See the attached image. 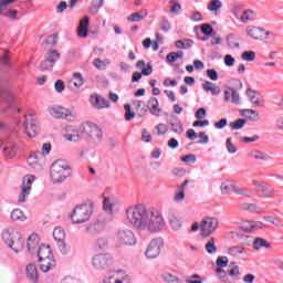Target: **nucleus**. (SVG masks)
Wrapping results in <instances>:
<instances>
[{"mask_svg": "<svg viewBox=\"0 0 283 283\" xmlns=\"http://www.w3.org/2000/svg\"><path fill=\"white\" fill-rule=\"evenodd\" d=\"M83 138H87L93 145H101L103 143V129L92 122H85L76 129H73L72 134L73 143H78Z\"/></svg>", "mask_w": 283, "mask_h": 283, "instance_id": "nucleus-1", "label": "nucleus"}, {"mask_svg": "<svg viewBox=\"0 0 283 283\" xmlns=\"http://www.w3.org/2000/svg\"><path fill=\"white\" fill-rule=\"evenodd\" d=\"M72 176V166L63 159H57L50 167V180L53 185H61Z\"/></svg>", "mask_w": 283, "mask_h": 283, "instance_id": "nucleus-2", "label": "nucleus"}, {"mask_svg": "<svg viewBox=\"0 0 283 283\" xmlns=\"http://www.w3.org/2000/svg\"><path fill=\"white\" fill-rule=\"evenodd\" d=\"M149 210L143 205L130 206L126 209V218L135 229L143 231Z\"/></svg>", "mask_w": 283, "mask_h": 283, "instance_id": "nucleus-3", "label": "nucleus"}, {"mask_svg": "<svg viewBox=\"0 0 283 283\" xmlns=\"http://www.w3.org/2000/svg\"><path fill=\"white\" fill-rule=\"evenodd\" d=\"M1 235L4 244L14 251V253H21V251H23L25 241L21 238V233H19L17 229L12 227L6 228Z\"/></svg>", "mask_w": 283, "mask_h": 283, "instance_id": "nucleus-4", "label": "nucleus"}, {"mask_svg": "<svg viewBox=\"0 0 283 283\" xmlns=\"http://www.w3.org/2000/svg\"><path fill=\"white\" fill-rule=\"evenodd\" d=\"M94 213V201L87 200L84 203L77 205L72 211V222L73 224H83L88 222Z\"/></svg>", "mask_w": 283, "mask_h": 283, "instance_id": "nucleus-5", "label": "nucleus"}, {"mask_svg": "<svg viewBox=\"0 0 283 283\" xmlns=\"http://www.w3.org/2000/svg\"><path fill=\"white\" fill-rule=\"evenodd\" d=\"M165 229V219L158 210H148V216L142 231H149V233H158Z\"/></svg>", "mask_w": 283, "mask_h": 283, "instance_id": "nucleus-6", "label": "nucleus"}, {"mask_svg": "<svg viewBox=\"0 0 283 283\" xmlns=\"http://www.w3.org/2000/svg\"><path fill=\"white\" fill-rule=\"evenodd\" d=\"M220 227V220L214 217H206L200 222V231L202 238H209V235H213L218 228Z\"/></svg>", "mask_w": 283, "mask_h": 283, "instance_id": "nucleus-7", "label": "nucleus"}, {"mask_svg": "<svg viewBox=\"0 0 283 283\" xmlns=\"http://www.w3.org/2000/svg\"><path fill=\"white\" fill-rule=\"evenodd\" d=\"M59 59H61L59 51L49 50L44 55V60L40 63L41 72H52Z\"/></svg>", "mask_w": 283, "mask_h": 283, "instance_id": "nucleus-8", "label": "nucleus"}, {"mask_svg": "<svg viewBox=\"0 0 283 283\" xmlns=\"http://www.w3.org/2000/svg\"><path fill=\"white\" fill-rule=\"evenodd\" d=\"M0 149L2 151V156L8 160H12V158L19 154V145L15 144L12 138L4 139L0 145Z\"/></svg>", "mask_w": 283, "mask_h": 283, "instance_id": "nucleus-9", "label": "nucleus"}, {"mask_svg": "<svg viewBox=\"0 0 283 283\" xmlns=\"http://www.w3.org/2000/svg\"><path fill=\"white\" fill-rule=\"evenodd\" d=\"M113 262H114V259L112 258V255L107 253L96 254L92 259L93 266L94 269H96V271H105V269H109Z\"/></svg>", "mask_w": 283, "mask_h": 283, "instance_id": "nucleus-10", "label": "nucleus"}, {"mask_svg": "<svg viewBox=\"0 0 283 283\" xmlns=\"http://www.w3.org/2000/svg\"><path fill=\"white\" fill-rule=\"evenodd\" d=\"M24 132L29 138H34L39 134V126L36 125V115L29 113L24 116Z\"/></svg>", "mask_w": 283, "mask_h": 283, "instance_id": "nucleus-11", "label": "nucleus"}, {"mask_svg": "<svg viewBox=\"0 0 283 283\" xmlns=\"http://www.w3.org/2000/svg\"><path fill=\"white\" fill-rule=\"evenodd\" d=\"M53 240L57 242V247L62 255H66V253H70V248H67V245L65 244V230H63V228L56 227L53 230Z\"/></svg>", "mask_w": 283, "mask_h": 283, "instance_id": "nucleus-12", "label": "nucleus"}, {"mask_svg": "<svg viewBox=\"0 0 283 283\" xmlns=\"http://www.w3.org/2000/svg\"><path fill=\"white\" fill-rule=\"evenodd\" d=\"M164 247L163 239H153L145 252L146 258L154 260L160 255V251Z\"/></svg>", "mask_w": 283, "mask_h": 283, "instance_id": "nucleus-13", "label": "nucleus"}, {"mask_svg": "<svg viewBox=\"0 0 283 283\" xmlns=\"http://www.w3.org/2000/svg\"><path fill=\"white\" fill-rule=\"evenodd\" d=\"M101 283H132V277L123 271H117L105 276Z\"/></svg>", "mask_w": 283, "mask_h": 283, "instance_id": "nucleus-14", "label": "nucleus"}, {"mask_svg": "<svg viewBox=\"0 0 283 283\" xmlns=\"http://www.w3.org/2000/svg\"><path fill=\"white\" fill-rule=\"evenodd\" d=\"M117 240L119 244H124L125 247H134V244H136L134 232L129 229H120L117 232Z\"/></svg>", "mask_w": 283, "mask_h": 283, "instance_id": "nucleus-15", "label": "nucleus"}, {"mask_svg": "<svg viewBox=\"0 0 283 283\" xmlns=\"http://www.w3.org/2000/svg\"><path fill=\"white\" fill-rule=\"evenodd\" d=\"M106 224L107 219L99 217L86 227V233H88V235H98V233L105 230Z\"/></svg>", "mask_w": 283, "mask_h": 283, "instance_id": "nucleus-16", "label": "nucleus"}, {"mask_svg": "<svg viewBox=\"0 0 283 283\" xmlns=\"http://www.w3.org/2000/svg\"><path fill=\"white\" fill-rule=\"evenodd\" d=\"M32 182H34V176H25L22 181V191L18 198V202H25L27 196H30V191H32Z\"/></svg>", "mask_w": 283, "mask_h": 283, "instance_id": "nucleus-17", "label": "nucleus"}, {"mask_svg": "<svg viewBox=\"0 0 283 283\" xmlns=\"http://www.w3.org/2000/svg\"><path fill=\"white\" fill-rule=\"evenodd\" d=\"M245 32L250 39H254V41H262V36H269L271 32L266 31L264 32V28L261 27H248L245 29Z\"/></svg>", "mask_w": 283, "mask_h": 283, "instance_id": "nucleus-18", "label": "nucleus"}, {"mask_svg": "<svg viewBox=\"0 0 283 283\" xmlns=\"http://www.w3.org/2000/svg\"><path fill=\"white\" fill-rule=\"evenodd\" d=\"M253 187H255L258 193H262L264 198H271L273 196V188L268 182L254 180Z\"/></svg>", "mask_w": 283, "mask_h": 283, "instance_id": "nucleus-19", "label": "nucleus"}, {"mask_svg": "<svg viewBox=\"0 0 283 283\" xmlns=\"http://www.w3.org/2000/svg\"><path fill=\"white\" fill-rule=\"evenodd\" d=\"M50 114L53 118H63L64 120H70L72 118V112L61 106L52 107Z\"/></svg>", "mask_w": 283, "mask_h": 283, "instance_id": "nucleus-20", "label": "nucleus"}, {"mask_svg": "<svg viewBox=\"0 0 283 283\" xmlns=\"http://www.w3.org/2000/svg\"><path fill=\"white\" fill-rule=\"evenodd\" d=\"M90 101L95 109H105V107H109V102L98 94L91 95Z\"/></svg>", "mask_w": 283, "mask_h": 283, "instance_id": "nucleus-21", "label": "nucleus"}, {"mask_svg": "<svg viewBox=\"0 0 283 283\" xmlns=\"http://www.w3.org/2000/svg\"><path fill=\"white\" fill-rule=\"evenodd\" d=\"M160 103L158 102V98L150 97L148 101V109L153 116L159 117L163 113V108H159Z\"/></svg>", "mask_w": 283, "mask_h": 283, "instance_id": "nucleus-22", "label": "nucleus"}, {"mask_svg": "<svg viewBox=\"0 0 283 283\" xmlns=\"http://www.w3.org/2000/svg\"><path fill=\"white\" fill-rule=\"evenodd\" d=\"M36 253L39 262H43V260H46L49 258H54V254H52V250H50V245L42 244L38 248Z\"/></svg>", "mask_w": 283, "mask_h": 283, "instance_id": "nucleus-23", "label": "nucleus"}, {"mask_svg": "<svg viewBox=\"0 0 283 283\" xmlns=\"http://www.w3.org/2000/svg\"><path fill=\"white\" fill-rule=\"evenodd\" d=\"M39 235L31 234L27 241V249L29 253H36L39 251Z\"/></svg>", "mask_w": 283, "mask_h": 283, "instance_id": "nucleus-24", "label": "nucleus"}, {"mask_svg": "<svg viewBox=\"0 0 283 283\" xmlns=\"http://www.w3.org/2000/svg\"><path fill=\"white\" fill-rule=\"evenodd\" d=\"M88 28H90V17H84L80 21V25L77 28V35L81 36L82 39H85V36H87Z\"/></svg>", "mask_w": 283, "mask_h": 283, "instance_id": "nucleus-25", "label": "nucleus"}, {"mask_svg": "<svg viewBox=\"0 0 283 283\" xmlns=\"http://www.w3.org/2000/svg\"><path fill=\"white\" fill-rule=\"evenodd\" d=\"M40 270L43 273H48V271H52L56 266V261L54 260V256H51L49 259H43V261H40Z\"/></svg>", "mask_w": 283, "mask_h": 283, "instance_id": "nucleus-26", "label": "nucleus"}, {"mask_svg": "<svg viewBox=\"0 0 283 283\" xmlns=\"http://www.w3.org/2000/svg\"><path fill=\"white\" fill-rule=\"evenodd\" d=\"M0 96L10 106L14 105V94L10 88H0Z\"/></svg>", "mask_w": 283, "mask_h": 283, "instance_id": "nucleus-27", "label": "nucleus"}, {"mask_svg": "<svg viewBox=\"0 0 283 283\" xmlns=\"http://www.w3.org/2000/svg\"><path fill=\"white\" fill-rule=\"evenodd\" d=\"M27 277H29L33 283L39 282V272L36 271L35 264L27 265Z\"/></svg>", "mask_w": 283, "mask_h": 283, "instance_id": "nucleus-28", "label": "nucleus"}, {"mask_svg": "<svg viewBox=\"0 0 283 283\" xmlns=\"http://www.w3.org/2000/svg\"><path fill=\"white\" fill-rule=\"evenodd\" d=\"M144 19H147V10H142L139 12H134L132 13L128 18L127 21L129 23H135V22H140Z\"/></svg>", "mask_w": 283, "mask_h": 283, "instance_id": "nucleus-29", "label": "nucleus"}, {"mask_svg": "<svg viewBox=\"0 0 283 283\" xmlns=\"http://www.w3.org/2000/svg\"><path fill=\"white\" fill-rule=\"evenodd\" d=\"M41 160H43V154L42 153H34L33 155H31L28 159V164L33 167L34 169H36V167H39V165H41Z\"/></svg>", "mask_w": 283, "mask_h": 283, "instance_id": "nucleus-30", "label": "nucleus"}, {"mask_svg": "<svg viewBox=\"0 0 283 283\" xmlns=\"http://www.w3.org/2000/svg\"><path fill=\"white\" fill-rule=\"evenodd\" d=\"M250 156L254 159V160H263L264 163L271 160V156L264 151L254 149L250 151Z\"/></svg>", "mask_w": 283, "mask_h": 283, "instance_id": "nucleus-31", "label": "nucleus"}, {"mask_svg": "<svg viewBox=\"0 0 283 283\" xmlns=\"http://www.w3.org/2000/svg\"><path fill=\"white\" fill-rule=\"evenodd\" d=\"M247 96L249 97V101L250 103H252V105H256V107H262V103L260 102L258 92L253 91V88L247 90Z\"/></svg>", "mask_w": 283, "mask_h": 283, "instance_id": "nucleus-32", "label": "nucleus"}, {"mask_svg": "<svg viewBox=\"0 0 283 283\" xmlns=\"http://www.w3.org/2000/svg\"><path fill=\"white\" fill-rule=\"evenodd\" d=\"M249 114L251 115L249 116ZM241 116H249L248 117L249 120H252L253 123H259V120L261 119L260 113H258V111L249 109V108L242 109Z\"/></svg>", "mask_w": 283, "mask_h": 283, "instance_id": "nucleus-33", "label": "nucleus"}, {"mask_svg": "<svg viewBox=\"0 0 283 283\" xmlns=\"http://www.w3.org/2000/svg\"><path fill=\"white\" fill-rule=\"evenodd\" d=\"M241 211H250L251 213H262L255 203L243 202L240 206Z\"/></svg>", "mask_w": 283, "mask_h": 283, "instance_id": "nucleus-34", "label": "nucleus"}, {"mask_svg": "<svg viewBox=\"0 0 283 283\" xmlns=\"http://www.w3.org/2000/svg\"><path fill=\"white\" fill-rule=\"evenodd\" d=\"M252 244H253V249L255 251H260L262 249V247L264 249H271V243H269V241H266L262 238H255Z\"/></svg>", "mask_w": 283, "mask_h": 283, "instance_id": "nucleus-35", "label": "nucleus"}, {"mask_svg": "<svg viewBox=\"0 0 283 283\" xmlns=\"http://www.w3.org/2000/svg\"><path fill=\"white\" fill-rule=\"evenodd\" d=\"M169 223L174 231H180V229H182V222H180V219L174 213L169 214Z\"/></svg>", "mask_w": 283, "mask_h": 283, "instance_id": "nucleus-36", "label": "nucleus"}, {"mask_svg": "<svg viewBox=\"0 0 283 283\" xmlns=\"http://www.w3.org/2000/svg\"><path fill=\"white\" fill-rule=\"evenodd\" d=\"M11 220H13V222H17V221L25 222V220H28V217L23 214V211H21V209H14L11 212Z\"/></svg>", "mask_w": 283, "mask_h": 283, "instance_id": "nucleus-37", "label": "nucleus"}, {"mask_svg": "<svg viewBox=\"0 0 283 283\" xmlns=\"http://www.w3.org/2000/svg\"><path fill=\"white\" fill-rule=\"evenodd\" d=\"M182 56H185V53L182 51L170 52L167 54L166 61L167 63H176V61H178V59H182Z\"/></svg>", "mask_w": 283, "mask_h": 283, "instance_id": "nucleus-38", "label": "nucleus"}, {"mask_svg": "<svg viewBox=\"0 0 283 283\" xmlns=\"http://www.w3.org/2000/svg\"><path fill=\"white\" fill-rule=\"evenodd\" d=\"M109 63H112L109 59H106V60L95 59L93 62V65L94 67H96V70H107V65H109Z\"/></svg>", "mask_w": 283, "mask_h": 283, "instance_id": "nucleus-39", "label": "nucleus"}, {"mask_svg": "<svg viewBox=\"0 0 283 283\" xmlns=\"http://www.w3.org/2000/svg\"><path fill=\"white\" fill-rule=\"evenodd\" d=\"M205 249H206L207 253H210V254L218 253V248L216 247V239L210 238L208 240V242L206 243Z\"/></svg>", "mask_w": 283, "mask_h": 283, "instance_id": "nucleus-40", "label": "nucleus"}, {"mask_svg": "<svg viewBox=\"0 0 283 283\" xmlns=\"http://www.w3.org/2000/svg\"><path fill=\"white\" fill-rule=\"evenodd\" d=\"M169 125L174 134L180 135L185 132V128L182 127V123H180V120L170 122Z\"/></svg>", "mask_w": 283, "mask_h": 283, "instance_id": "nucleus-41", "label": "nucleus"}, {"mask_svg": "<svg viewBox=\"0 0 283 283\" xmlns=\"http://www.w3.org/2000/svg\"><path fill=\"white\" fill-rule=\"evenodd\" d=\"M226 41L228 43V48H231L232 50L235 48H240V42L238 41V38L233 34H229Z\"/></svg>", "mask_w": 283, "mask_h": 283, "instance_id": "nucleus-42", "label": "nucleus"}, {"mask_svg": "<svg viewBox=\"0 0 283 283\" xmlns=\"http://www.w3.org/2000/svg\"><path fill=\"white\" fill-rule=\"evenodd\" d=\"M228 253L232 255L233 258H238V255H242L247 253V249L242 247H232L228 250Z\"/></svg>", "mask_w": 283, "mask_h": 283, "instance_id": "nucleus-43", "label": "nucleus"}, {"mask_svg": "<svg viewBox=\"0 0 283 283\" xmlns=\"http://www.w3.org/2000/svg\"><path fill=\"white\" fill-rule=\"evenodd\" d=\"M164 282H168V283H179L180 280L178 279V276L169 273V272H165L163 275H161Z\"/></svg>", "mask_w": 283, "mask_h": 283, "instance_id": "nucleus-44", "label": "nucleus"}, {"mask_svg": "<svg viewBox=\"0 0 283 283\" xmlns=\"http://www.w3.org/2000/svg\"><path fill=\"white\" fill-rule=\"evenodd\" d=\"M103 3H105V0H93L91 10H90L91 14H96L99 8H103Z\"/></svg>", "mask_w": 283, "mask_h": 283, "instance_id": "nucleus-45", "label": "nucleus"}, {"mask_svg": "<svg viewBox=\"0 0 283 283\" xmlns=\"http://www.w3.org/2000/svg\"><path fill=\"white\" fill-rule=\"evenodd\" d=\"M245 123H247V119L239 118L234 122H231L230 127H231V129H234V130L242 129V127H244Z\"/></svg>", "mask_w": 283, "mask_h": 283, "instance_id": "nucleus-46", "label": "nucleus"}, {"mask_svg": "<svg viewBox=\"0 0 283 283\" xmlns=\"http://www.w3.org/2000/svg\"><path fill=\"white\" fill-rule=\"evenodd\" d=\"M221 8H222V2L220 0H212L208 4V10H210V12H217V10H220Z\"/></svg>", "mask_w": 283, "mask_h": 283, "instance_id": "nucleus-47", "label": "nucleus"}, {"mask_svg": "<svg viewBox=\"0 0 283 283\" xmlns=\"http://www.w3.org/2000/svg\"><path fill=\"white\" fill-rule=\"evenodd\" d=\"M125 109V120H132L133 118L136 117V113L132 112V106L129 104L124 105Z\"/></svg>", "mask_w": 283, "mask_h": 283, "instance_id": "nucleus-48", "label": "nucleus"}, {"mask_svg": "<svg viewBox=\"0 0 283 283\" xmlns=\"http://www.w3.org/2000/svg\"><path fill=\"white\" fill-rule=\"evenodd\" d=\"M241 59L243 61H249V62L255 61V53L253 51H245L241 54Z\"/></svg>", "mask_w": 283, "mask_h": 283, "instance_id": "nucleus-49", "label": "nucleus"}, {"mask_svg": "<svg viewBox=\"0 0 283 283\" xmlns=\"http://www.w3.org/2000/svg\"><path fill=\"white\" fill-rule=\"evenodd\" d=\"M1 17H7L8 19H17V14H19V11L17 10H4L0 11Z\"/></svg>", "mask_w": 283, "mask_h": 283, "instance_id": "nucleus-50", "label": "nucleus"}, {"mask_svg": "<svg viewBox=\"0 0 283 283\" xmlns=\"http://www.w3.org/2000/svg\"><path fill=\"white\" fill-rule=\"evenodd\" d=\"M57 41H59V38L56 36V34H52L45 39L44 43L46 45H50L51 48H54V45H56Z\"/></svg>", "mask_w": 283, "mask_h": 283, "instance_id": "nucleus-51", "label": "nucleus"}, {"mask_svg": "<svg viewBox=\"0 0 283 283\" xmlns=\"http://www.w3.org/2000/svg\"><path fill=\"white\" fill-rule=\"evenodd\" d=\"M54 90L57 94H63L64 90H65V83L62 80H57L54 83Z\"/></svg>", "mask_w": 283, "mask_h": 283, "instance_id": "nucleus-52", "label": "nucleus"}, {"mask_svg": "<svg viewBox=\"0 0 283 283\" xmlns=\"http://www.w3.org/2000/svg\"><path fill=\"white\" fill-rule=\"evenodd\" d=\"M251 14H255V12H253L252 10L243 11L241 15L242 23H247V21H253V18L251 17Z\"/></svg>", "mask_w": 283, "mask_h": 283, "instance_id": "nucleus-53", "label": "nucleus"}, {"mask_svg": "<svg viewBox=\"0 0 283 283\" xmlns=\"http://www.w3.org/2000/svg\"><path fill=\"white\" fill-rule=\"evenodd\" d=\"M0 63L3 67H10L11 61H10V54L6 52L1 57H0Z\"/></svg>", "mask_w": 283, "mask_h": 283, "instance_id": "nucleus-54", "label": "nucleus"}, {"mask_svg": "<svg viewBox=\"0 0 283 283\" xmlns=\"http://www.w3.org/2000/svg\"><path fill=\"white\" fill-rule=\"evenodd\" d=\"M231 140H232L231 137H229V138L226 140V147H227V149H228V151H229L230 154H237L238 148L235 147V145H233V143H232Z\"/></svg>", "mask_w": 283, "mask_h": 283, "instance_id": "nucleus-55", "label": "nucleus"}, {"mask_svg": "<svg viewBox=\"0 0 283 283\" xmlns=\"http://www.w3.org/2000/svg\"><path fill=\"white\" fill-rule=\"evenodd\" d=\"M159 28L163 32H169L171 30V23H169V20L164 19L160 21Z\"/></svg>", "mask_w": 283, "mask_h": 283, "instance_id": "nucleus-56", "label": "nucleus"}, {"mask_svg": "<svg viewBox=\"0 0 283 283\" xmlns=\"http://www.w3.org/2000/svg\"><path fill=\"white\" fill-rule=\"evenodd\" d=\"M201 32L202 34H206V36H211L213 34V27L211 24H202L201 25Z\"/></svg>", "mask_w": 283, "mask_h": 283, "instance_id": "nucleus-57", "label": "nucleus"}, {"mask_svg": "<svg viewBox=\"0 0 283 283\" xmlns=\"http://www.w3.org/2000/svg\"><path fill=\"white\" fill-rule=\"evenodd\" d=\"M67 10V2L61 1L56 7H55V12L56 14H63Z\"/></svg>", "mask_w": 283, "mask_h": 283, "instance_id": "nucleus-58", "label": "nucleus"}, {"mask_svg": "<svg viewBox=\"0 0 283 283\" xmlns=\"http://www.w3.org/2000/svg\"><path fill=\"white\" fill-rule=\"evenodd\" d=\"M229 264V259L227 256H219L217 259V266H219V269H224L226 266H228Z\"/></svg>", "mask_w": 283, "mask_h": 283, "instance_id": "nucleus-59", "label": "nucleus"}, {"mask_svg": "<svg viewBox=\"0 0 283 283\" xmlns=\"http://www.w3.org/2000/svg\"><path fill=\"white\" fill-rule=\"evenodd\" d=\"M72 126H65L62 130V136L65 138V140L72 142Z\"/></svg>", "mask_w": 283, "mask_h": 283, "instance_id": "nucleus-60", "label": "nucleus"}, {"mask_svg": "<svg viewBox=\"0 0 283 283\" xmlns=\"http://www.w3.org/2000/svg\"><path fill=\"white\" fill-rule=\"evenodd\" d=\"M103 209L104 211H109V213H112L114 205L112 203V200L109 198H104Z\"/></svg>", "mask_w": 283, "mask_h": 283, "instance_id": "nucleus-61", "label": "nucleus"}, {"mask_svg": "<svg viewBox=\"0 0 283 283\" xmlns=\"http://www.w3.org/2000/svg\"><path fill=\"white\" fill-rule=\"evenodd\" d=\"M205 280L198 274H192L186 280V283H202Z\"/></svg>", "mask_w": 283, "mask_h": 283, "instance_id": "nucleus-62", "label": "nucleus"}, {"mask_svg": "<svg viewBox=\"0 0 283 283\" xmlns=\"http://www.w3.org/2000/svg\"><path fill=\"white\" fill-rule=\"evenodd\" d=\"M107 245H108V241L105 237H101L97 239L96 247H98V249L101 250L107 249Z\"/></svg>", "mask_w": 283, "mask_h": 283, "instance_id": "nucleus-63", "label": "nucleus"}, {"mask_svg": "<svg viewBox=\"0 0 283 283\" xmlns=\"http://www.w3.org/2000/svg\"><path fill=\"white\" fill-rule=\"evenodd\" d=\"M73 78H75V82L73 83L75 87H81V85H83V75H81V73H74Z\"/></svg>", "mask_w": 283, "mask_h": 283, "instance_id": "nucleus-64", "label": "nucleus"}]
</instances>
